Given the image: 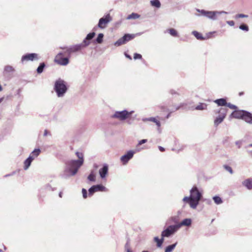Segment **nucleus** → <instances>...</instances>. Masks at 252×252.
I'll return each mask as SVG.
<instances>
[{"instance_id":"34","label":"nucleus","mask_w":252,"mask_h":252,"mask_svg":"<svg viewBox=\"0 0 252 252\" xmlns=\"http://www.w3.org/2000/svg\"><path fill=\"white\" fill-rule=\"evenodd\" d=\"M148 120L150 121H152V122L156 123L158 127H160V122L159 121L157 120L155 118H150L148 119Z\"/></svg>"},{"instance_id":"8","label":"nucleus","mask_w":252,"mask_h":252,"mask_svg":"<svg viewBox=\"0 0 252 252\" xmlns=\"http://www.w3.org/2000/svg\"><path fill=\"white\" fill-rule=\"evenodd\" d=\"M227 111V108H220V109L218 111V113L220 114V115L214 121L215 125L217 126L219 124H220L223 121V119L225 118V117L226 115Z\"/></svg>"},{"instance_id":"28","label":"nucleus","mask_w":252,"mask_h":252,"mask_svg":"<svg viewBox=\"0 0 252 252\" xmlns=\"http://www.w3.org/2000/svg\"><path fill=\"white\" fill-rule=\"evenodd\" d=\"M150 2L152 6L158 8L160 6V3L158 0H151Z\"/></svg>"},{"instance_id":"24","label":"nucleus","mask_w":252,"mask_h":252,"mask_svg":"<svg viewBox=\"0 0 252 252\" xmlns=\"http://www.w3.org/2000/svg\"><path fill=\"white\" fill-rule=\"evenodd\" d=\"M45 67V64L44 63H40L39 65L38 66V67L37 68V70H36L38 74L41 73L43 72V69Z\"/></svg>"},{"instance_id":"47","label":"nucleus","mask_w":252,"mask_h":252,"mask_svg":"<svg viewBox=\"0 0 252 252\" xmlns=\"http://www.w3.org/2000/svg\"><path fill=\"white\" fill-rule=\"evenodd\" d=\"M147 141V139H142L141 140H140L139 143H138V145H141L145 143H146V142Z\"/></svg>"},{"instance_id":"50","label":"nucleus","mask_w":252,"mask_h":252,"mask_svg":"<svg viewBox=\"0 0 252 252\" xmlns=\"http://www.w3.org/2000/svg\"><path fill=\"white\" fill-rule=\"evenodd\" d=\"M48 134V131L47 130H44V136H47Z\"/></svg>"},{"instance_id":"42","label":"nucleus","mask_w":252,"mask_h":252,"mask_svg":"<svg viewBox=\"0 0 252 252\" xmlns=\"http://www.w3.org/2000/svg\"><path fill=\"white\" fill-rule=\"evenodd\" d=\"M142 56L141 55L137 53H135L134 54L133 58L134 60L136 59H142Z\"/></svg>"},{"instance_id":"33","label":"nucleus","mask_w":252,"mask_h":252,"mask_svg":"<svg viewBox=\"0 0 252 252\" xmlns=\"http://www.w3.org/2000/svg\"><path fill=\"white\" fill-rule=\"evenodd\" d=\"M95 33L94 32H90L88 34L86 37V39H88V40H90L92 39L95 36Z\"/></svg>"},{"instance_id":"53","label":"nucleus","mask_w":252,"mask_h":252,"mask_svg":"<svg viewBox=\"0 0 252 252\" xmlns=\"http://www.w3.org/2000/svg\"><path fill=\"white\" fill-rule=\"evenodd\" d=\"M160 108H161L162 110H164V109H166V107H164V106H161V107H160Z\"/></svg>"},{"instance_id":"13","label":"nucleus","mask_w":252,"mask_h":252,"mask_svg":"<svg viewBox=\"0 0 252 252\" xmlns=\"http://www.w3.org/2000/svg\"><path fill=\"white\" fill-rule=\"evenodd\" d=\"M108 166L107 164H104L103 167L99 170V174L102 179L104 178L108 173Z\"/></svg>"},{"instance_id":"60","label":"nucleus","mask_w":252,"mask_h":252,"mask_svg":"<svg viewBox=\"0 0 252 252\" xmlns=\"http://www.w3.org/2000/svg\"><path fill=\"white\" fill-rule=\"evenodd\" d=\"M127 252H130V251L127 250Z\"/></svg>"},{"instance_id":"35","label":"nucleus","mask_w":252,"mask_h":252,"mask_svg":"<svg viewBox=\"0 0 252 252\" xmlns=\"http://www.w3.org/2000/svg\"><path fill=\"white\" fill-rule=\"evenodd\" d=\"M213 200L217 204H220L222 203V200L219 196H215L213 197Z\"/></svg>"},{"instance_id":"36","label":"nucleus","mask_w":252,"mask_h":252,"mask_svg":"<svg viewBox=\"0 0 252 252\" xmlns=\"http://www.w3.org/2000/svg\"><path fill=\"white\" fill-rule=\"evenodd\" d=\"M4 71L7 72H11L14 71V68L11 66L7 65L4 68Z\"/></svg>"},{"instance_id":"3","label":"nucleus","mask_w":252,"mask_h":252,"mask_svg":"<svg viewBox=\"0 0 252 252\" xmlns=\"http://www.w3.org/2000/svg\"><path fill=\"white\" fill-rule=\"evenodd\" d=\"M54 90L58 97H63L67 91L66 82L61 78L57 79L54 84Z\"/></svg>"},{"instance_id":"16","label":"nucleus","mask_w":252,"mask_h":252,"mask_svg":"<svg viewBox=\"0 0 252 252\" xmlns=\"http://www.w3.org/2000/svg\"><path fill=\"white\" fill-rule=\"evenodd\" d=\"M191 223V220L190 219H184L179 224H176L177 226H179V229L182 226H189Z\"/></svg>"},{"instance_id":"22","label":"nucleus","mask_w":252,"mask_h":252,"mask_svg":"<svg viewBox=\"0 0 252 252\" xmlns=\"http://www.w3.org/2000/svg\"><path fill=\"white\" fill-rule=\"evenodd\" d=\"M104 35L103 33H99L95 40V42L98 44H101L103 42Z\"/></svg>"},{"instance_id":"44","label":"nucleus","mask_w":252,"mask_h":252,"mask_svg":"<svg viewBox=\"0 0 252 252\" xmlns=\"http://www.w3.org/2000/svg\"><path fill=\"white\" fill-rule=\"evenodd\" d=\"M121 161L123 162V164H126V154L123 155L121 158Z\"/></svg>"},{"instance_id":"10","label":"nucleus","mask_w":252,"mask_h":252,"mask_svg":"<svg viewBox=\"0 0 252 252\" xmlns=\"http://www.w3.org/2000/svg\"><path fill=\"white\" fill-rule=\"evenodd\" d=\"M63 54L62 52L59 53L56 57L55 61L58 64L62 65H66L69 63V60L68 58H62Z\"/></svg>"},{"instance_id":"23","label":"nucleus","mask_w":252,"mask_h":252,"mask_svg":"<svg viewBox=\"0 0 252 252\" xmlns=\"http://www.w3.org/2000/svg\"><path fill=\"white\" fill-rule=\"evenodd\" d=\"M154 241L157 243V246L158 247H160L163 242V237H162L161 239H159L158 237H156L154 238Z\"/></svg>"},{"instance_id":"14","label":"nucleus","mask_w":252,"mask_h":252,"mask_svg":"<svg viewBox=\"0 0 252 252\" xmlns=\"http://www.w3.org/2000/svg\"><path fill=\"white\" fill-rule=\"evenodd\" d=\"M201 13L210 19H212L213 20L216 19V12L206 11L204 10H202L201 11Z\"/></svg>"},{"instance_id":"12","label":"nucleus","mask_w":252,"mask_h":252,"mask_svg":"<svg viewBox=\"0 0 252 252\" xmlns=\"http://www.w3.org/2000/svg\"><path fill=\"white\" fill-rule=\"evenodd\" d=\"M246 111L244 110H235L231 114L232 118L236 119H241L243 120Z\"/></svg>"},{"instance_id":"20","label":"nucleus","mask_w":252,"mask_h":252,"mask_svg":"<svg viewBox=\"0 0 252 252\" xmlns=\"http://www.w3.org/2000/svg\"><path fill=\"white\" fill-rule=\"evenodd\" d=\"M126 41V34H125L122 38H120L115 43V45L119 46L125 43Z\"/></svg>"},{"instance_id":"46","label":"nucleus","mask_w":252,"mask_h":252,"mask_svg":"<svg viewBox=\"0 0 252 252\" xmlns=\"http://www.w3.org/2000/svg\"><path fill=\"white\" fill-rule=\"evenodd\" d=\"M134 113V112L133 111H131V112H128L127 111V113H126V115H127V122L129 121V118L130 116V115H131L132 114H133Z\"/></svg>"},{"instance_id":"17","label":"nucleus","mask_w":252,"mask_h":252,"mask_svg":"<svg viewBox=\"0 0 252 252\" xmlns=\"http://www.w3.org/2000/svg\"><path fill=\"white\" fill-rule=\"evenodd\" d=\"M33 157L32 156H29V157L25 160L24 161V168L25 170H27L29 167L30 166L33 160Z\"/></svg>"},{"instance_id":"1","label":"nucleus","mask_w":252,"mask_h":252,"mask_svg":"<svg viewBox=\"0 0 252 252\" xmlns=\"http://www.w3.org/2000/svg\"><path fill=\"white\" fill-rule=\"evenodd\" d=\"M76 155L78 158L77 160H71L66 162V167L64 172L68 173L69 176H74L79 168L84 163L83 154L82 153L77 152Z\"/></svg>"},{"instance_id":"32","label":"nucleus","mask_w":252,"mask_h":252,"mask_svg":"<svg viewBox=\"0 0 252 252\" xmlns=\"http://www.w3.org/2000/svg\"><path fill=\"white\" fill-rule=\"evenodd\" d=\"M135 153V152L134 151H129L127 152V162L132 158Z\"/></svg>"},{"instance_id":"62","label":"nucleus","mask_w":252,"mask_h":252,"mask_svg":"<svg viewBox=\"0 0 252 252\" xmlns=\"http://www.w3.org/2000/svg\"><path fill=\"white\" fill-rule=\"evenodd\" d=\"M2 252V250L0 249V252Z\"/></svg>"},{"instance_id":"59","label":"nucleus","mask_w":252,"mask_h":252,"mask_svg":"<svg viewBox=\"0 0 252 252\" xmlns=\"http://www.w3.org/2000/svg\"><path fill=\"white\" fill-rule=\"evenodd\" d=\"M142 252H149L148 251H143Z\"/></svg>"},{"instance_id":"38","label":"nucleus","mask_w":252,"mask_h":252,"mask_svg":"<svg viewBox=\"0 0 252 252\" xmlns=\"http://www.w3.org/2000/svg\"><path fill=\"white\" fill-rule=\"evenodd\" d=\"M226 106L231 109L236 110L237 109V107L236 106L232 104H231L230 103H227Z\"/></svg>"},{"instance_id":"51","label":"nucleus","mask_w":252,"mask_h":252,"mask_svg":"<svg viewBox=\"0 0 252 252\" xmlns=\"http://www.w3.org/2000/svg\"><path fill=\"white\" fill-rule=\"evenodd\" d=\"M94 168H96H96H98V165H97V164H94Z\"/></svg>"},{"instance_id":"30","label":"nucleus","mask_w":252,"mask_h":252,"mask_svg":"<svg viewBox=\"0 0 252 252\" xmlns=\"http://www.w3.org/2000/svg\"><path fill=\"white\" fill-rule=\"evenodd\" d=\"M168 32L173 36H177L178 33L173 28H171L168 30Z\"/></svg>"},{"instance_id":"40","label":"nucleus","mask_w":252,"mask_h":252,"mask_svg":"<svg viewBox=\"0 0 252 252\" xmlns=\"http://www.w3.org/2000/svg\"><path fill=\"white\" fill-rule=\"evenodd\" d=\"M223 167L227 170L228 171L230 174H232L233 173V170L231 168V167L227 165H223Z\"/></svg>"},{"instance_id":"2","label":"nucleus","mask_w":252,"mask_h":252,"mask_svg":"<svg viewBox=\"0 0 252 252\" xmlns=\"http://www.w3.org/2000/svg\"><path fill=\"white\" fill-rule=\"evenodd\" d=\"M189 197H185L183 200L186 203L189 204L190 207L195 209L199 203L202 195L196 187H194L190 190Z\"/></svg>"},{"instance_id":"61","label":"nucleus","mask_w":252,"mask_h":252,"mask_svg":"<svg viewBox=\"0 0 252 252\" xmlns=\"http://www.w3.org/2000/svg\"><path fill=\"white\" fill-rule=\"evenodd\" d=\"M168 117H169V115H167V118H168Z\"/></svg>"},{"instance_id":"21","label":"nucleus","mask_w":252,"mask_h":252,"mask_svg":"<svg viewBox=\"0 0 252 252\" xmlns=\"http://www.w3.org/2000/svg\"><path fill=\"white\" fill-rule=\"evenodd\" d=\"M40 152L41 151L39 149H35L32 152L30 156L33 157V158L34 159L35 158L39 156V155L40 153Z\"/></svg>"},{"instance_id":"57","label":"nucleus","mask_w":252,"mask_h":252,"mask_svg":"<svg viewBox=\"0 0 252 252\" xmlns=\"http://www.w3.org/2000/svg\"><path fill=\"white\" fill-rule=\"evenodd\" d=\"M2 99V98L0 99V102L1 101Z\"/></svg>"},{"instance_id":"41","label":"nucleus","mask_w":252,"mask_h":252,"mask_svg":"<svg viewBox=\"0 0 252 252\" xmlns=\"http://www.w3.org/2000/svg\"><path fill=\"white\" fill-rule=\"evenodd\" d=\"M135 36V35L133 34H127V41L134 38Z\"/></svg>"},{"instance_id":"48","label":"nucleus","mask_w":252,"mask_h":252,"mask_svg":"<svg viewBox=\"0 0 252 252\" xmlns=\"http://www.w3.org/2000/svg\"><path fill=\"white\" fill-rule=\"evenodd\" d=\"M227 24H228L229 25H230V26H234V24H235V23H234V22L233 21H227Z\"/></svg>"},{"instance_id":"29","label":"nucleus","mask_w":252,"mask_h":252,"mask_svg":"<svg viewBox=\"0 0 252 252\" xmlns=\"http://www.w3.org/2000/svg\"><path fill=\"white\" fill-rule=\"evenodd\" d=\"M88 179L92 182H94L95 180V176L93 171H92L88 177Z\"/></svg>"},{"instance_id":"39","label":"nucleus","mask_w":252,"mask_h":252,"mask_svg":"<svg viewBox=\"0 0 252 252\" xmlns=\"http://www.w3.org/2000/svg\"><path fill=\"white\" fill-rule=\"evenodd\" d=\"M89 41V40H88V39H86V38L83 40V43H82L83 45V48L89 45V44H90V42Z\"/></svg>"},{"instance_id":"5","label":"nucleus","mask_w":252,"mask_h":252,"mask_svg":"<svg viewBox=\"0 0 252 252\" xmlns=\"http://www.w3.org/2000/svg\"><path fill=\"white\" fill-rule=\"evenodd\" d=\"M112 19L109 14H107L105 15L104 17L101 18L99 20V22L98 23V27L103 29L105 28L107 26V25L112 21Z\"/></svg>"},{"instance_id":"45","label":"nucleus","mask_w":252,"mask_h":252,"mask_svg":"<svg viewBox=\"0 0 252 252\" xmlns=\"http://www.w3.org/2000/svg\"><path fill=\"white\" fill-rule=\"evenodd\" d=\"M248 17V15H245V14H237L236 15V18H246V17Z\"/></svg>"},{"instance_id":"37","label":"nucleus","mask_w":252,"mask_h":252,"mask_svg":"<svg viewBox=\"0 0 252 252\" xmlns=\"http://www.w3.org/2000/svg\"><path fill=\"white\" fill-rule=\"evenodd\" d=\"M239 28L243 31H249V27L247 25L245 24H242L239 27Z\"/></svg>"},{"instance_id":"4","label":"nucleus","mask_w":252,"mask_h":252,"mask_svg":"<svg viewBox=\"0 0 252 252\" xmlns=\"http://www.w3.org/2000/svg\"><path fill=\"white\" fill-rule=\"evenodd\" d=\"M83 48V44H79L69 46L68 47H61L63 49H65V53L68 56L70 57L71 54L79 51Z\"/></svg>"},{"instance_id":"43","label":"nucleus","mask_w":252,"mask_h":252,"mask_svg":"<svg viewBox=\"0 0 252 252\" xmlns=\"http://www.w3.org/2000/svg\"><path fill=\"white\" fill-rule=\"evenodd\" d=\"M82 192L83 194V197L84 198H86L87 197V190L85 189H83L82 190Z\"/></svg>"},{"instance_id":"31","label":"nucleus","mask_w":252,"mask_h":252,"mask_svg":"<svg viewBox=\"0 0 252 252\" xmlns=\"http://www.w3.org/2000/svg\"><path fill=\"white\" fill-rule=\"evenodd\" d=\"M139 17H140V15L139 14H138L137 13H133L131 14H130L129 15H128V16L127 17V19H136L139 18Z\"/></svg>"},{"instance_id":"55","label":"nucleus","mask_w":252,"mask_h":252,"mask_svg":"<svg viewBox=\"0 0 252 252\" xmlns=\"http://www.w3.org/2000/svg\"><path fill=\"white\" fill-rule=\"evenodd\" d=\"M59 196H60V197H62V193L61 192H60V193H59Z\"/></svg>"},{"instance_id":"58","label":"nucleus","mask_w":252,"mask_h":252,"mask_svg":"<svg viewBox=\"0 0 252 252\" xmlns=\"http://www.w3.org/2000/svg\"><path fill=\"white\" fill-rule=\"evenodd\" d=\"M4 250H6V248L5 247H4Z\"/></svg>"},{"instance_id":"11","label":"nucleus","mask_w":252,"mask_h":252,"mask_svg":"<svg viewBox=\"0 0 252 252\" xmlns=\"http://www.w3.org/2000/svg\"><path fill=\"white\" fill-rule=\"evenodd\" d=\"M38 59V55L36 53H30L27 54L22 56L21 61L22 62L26 61H32L33 60H37Z\"/></svg>"},{"instance_id":"15","label":"nucleus","mask_w":252,"mask_h":252,"mask_svg":"<svg viewBox=\"0 0 252 252\" xmlns=\"http://www.w3.org/2000/svg\"><path fill=\"white\" fill-rule=\"evenodd\" d=\"M243 120L248 123L252 124V114L248 111H246Z\"/></svg>"},{"instance_id":"18","label":"nucleus","mask_w":252,"mask_h":252,"mask_svg":"<svg viewBox=\"0 0 252 252\" xmlns=\"http://www.w3.org/2000/svg\"><path fill=\"white\" fill-rule=\"evenodd\" d=\"M215 103L218 104V106H226L227 104L226 99L225 98H220L216 99L214 101Z\"/></svg>"},{"instance_id":"52","label":"nucleus","mask_w":252,"mask_h":252,"mask_svg":"<svg viewBox=\"0 0 252 252\" xmlns=\"http://www.w3.org/2000/svg\"><path fill=\"white\" fill-rule=\"evenodd\" d=\"M244 94V93L243 92H240V93H239V96H241V95H243Z\"/></svg>"},{"instance_id":"49","label":"nucleus","mask_w":252,"mask_h":252,"mask_svg":"<svg viewBox=\"0 0 252 252\" xmlns=\"http://www.w3.org/2000/svg\"><path fill=\"white\" fill-rule=\"evenodd\" d=\"M158 149H159V150H160V151H161V152H164V151H165L164 148H163V147H161V146H159V147H158Z\"/></svg>"},{"instance_id":"19","label":"nucleus","mask_w":252,"mask_h":252,"mask_svg":"<svg viewBox=\"0 0 252 252\" xmlns=\"http://www.w3.org/2000/svg\"><path fill=\"white\" fill-rule=\"evenodd\" d=\"M243 185L248 189H252V179H248L243 182Z\"/></svg>"},{"instance_id":"6","label":"nucleus","mask_w":252,"mask_h":252,"mask_svg":"<svg viewBox=\"0 0 252 252\" xmlns=\"http://www.w3.org/2000/svg\"><path fill=\"white\" fill-rule=\"evenodd\" d=\"M108 189L104 186L99 184L94 185L89 189V195L92 196L94 192L96 191H108Z\"/></svg>"},{"instance_id":"27","label":"nucleus","mask_w":252,"mask_h":252,"mask_svg":"<svg viewBox=\"0 0 252 252\" xmlns=\"http://www.w3.org/2000/svg\"><path fill=\"white\" fill-rule=\"evenodd\" d=\"M176 244H177V243H175L174 244H172V245L167 246L165 250V252H172L175 248Z\"/></svg>"},{"instance_id":"25","label":"nucleus","mask_w":252,"mask_h":252,"mask_svg":"<svg viewBox=\"0 0 252 252\" xmlns=\"http://www.w3.org/2000/svg\"><path fill=\"white\" fill-rule=\"evenodd\" d=\"M207 109V104L201 103L195 107L196 110H203Z\"/></svg>"},{"instance_id":"26","label":"nucleus","mask_w":252,"mask_h":252,"mask_svg":"<svg viewBox=\"0 0 252 252\" xmlns=\"http://www.w3.org/2000/svg\"><path fill=\"white\" fill-rule=\"evenodd\" d=\"M193 34L195 36V37L199 40H204L205 38L202 36V35L201 33H199L196 31L193 32Z\"/></svg>"},{"instance_id":"54","label":"nucleus","mask_w":252,"mask_h":252,"mask_svg":"<svg viewBox=\"0 0 252 252\" xmlns=\"http://www.w3.org/2000/svg\"><path fill=\"white\" fill-rule=\"evenodd\" d=\"M127 58H128L130 60L132 59L131 57L129 55H128L127 54Z\"/></svg>"},{"instance_id":"7","label":"nucleus","mask_w":252,"mask_h":252,"mask_svg":"<svg viewBox=\"0 0 252 252\" xmlns=\"http://www.w3.org/2000/svg\"><path fill=\"white\" fill-rule=\"evenodd\" d=\"M179 229V226L176 225H170L161 233L162 237H168L174 233Z\"/></svg>"},{"instance_id":"9","label":"nucleus","mask_w":252,"mask_h":252,"mask_svg":"<svg viewBox=\"0 0 252 252\" xmlns=\"http://www.w3.org/2000/svg\"><path fill=\"white\" fill-rule=\"evenodd\" d=\"M111 118L116 119L120 121H123L126 120V110L121 111H115L114 113L111 115Z\"/></svg>"},{"instance_id":"56","label":"nucleus","mask_w":252,"mask_h":252,"mask_svg":"<svg viewBox=\"0 0 252 252\" xmlns=\"http://www.w3.org/2000/svg\"><path fill=\"white\" fill-rule=\"evenodd\" d=\"M124 54L126 57V52H124Z\"/></svg>"}]
</instances>
